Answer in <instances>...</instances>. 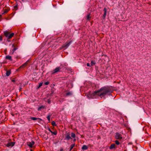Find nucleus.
<instances>
[{"instance_id": "obj_1", "label": "nucleus", "mask_w": 151, "mask_h": 151, "mask_svg": "<svg viewBox=\"0 0 151 151\" xmlns=\"http://www.w3.org/2000/svg\"><path fill=\"white\" fill-rule=\"evenodd\" d=\"M113 92L110 87L106 86L101 88L99 90L93 93H90L88 95L89 98L94 99L97 96L100 97H104L105 95H109Z\"/></svg>"}, {"instance_id": "obj_2", "label": "nucleus", "mask_w": 151, "mask_h": 151, "mask_svg": "<svg viewBox=\"0 0 151 151\" xmlns=\"http://www.w3.org/2000/svg\"><path fill=\"white\" fill-rule=\"evenodd\" d=\"M4 35L7 38V41L9 42L10 41L8 40L11 39L14 36V33H12L10 34L8 31H6L4 32Z\"/></svg>"}, {"instance_id": "obj_3", "label": "nucleus", "mask_w": 151, "mask_h": 151, "mask_svg": "<svg viewBox=\"0 0 151 151\" xmlns=\"http://www.w3.org/2000/svg\"><path fill=\"white\" fill-rule=\"evenodd\" d=\"M115 137L116 139H119L120 140H121L122 139V134L118 132H116L115 133Z\"/></svg>"}, {"instance_id": "obj_4", "label": "nucleus", "mask_w": 151, "mask_h": 151, "mask_svg": "<svg viewBox=\"0 0 151 151\" xmlns=\"http://www.w3.org/2000/svg\"><path fill=\"white\" fill-rule=\"evenodd\" d=\"M72 41H70L69 42H66L63 45L62 47L60 48V49L62 48H64L65 49L67 48L71 43Z\"/></svg>"}, {"instance_id": "obj_5", "label": "nucleus", "mask_w": 151, "mask_h": 151, "mask_svg": "<svg viewBox=\"0 0 151 151\" xmlns=\"http://www.w3.org/2000/svg\"><path fill=\"white\" fill-rule=\"evenodd\" d=\"M65 139L67 141L69 140L70 139H72L70 136V133L68 132L65 135Z\"/></svg>"}, {"instance_id": "obj_6", "label": "nucleus", "mask_w": 151, "mask_h": 151, "mask_svg": "<svg viewBox=\"0 0 151 151\" xmlns=\"http://www.w3.org/2000/svg\"><path fill=\"white\" fill-rule=\"evenodd\" d=\"M12 47H13V48L12 50V52L10 53V54L11 55H12L15 51L18 49V47L17 45H15L14 44L12 45Z\"/></svg>"}, {"instance_id": "obj_7", "label": "nucleus", "mask_w": 151, "mask_h": 151, "mask_svg": "<svg viewBox=\"0 0 151 151\" xmlns=\"http://www.w3.org/2000/svg\"><path fill=\"white\" fill-rule=\"evenodd\" d=\"M15 144V142H9L6 145V146L9 147H12Z\"/></svg>"}, {"instance_id": "obj_8", "label": "nucleus", "mask_w": 151, "mask_h": 151, "mask_svg": "<svg viewBox=\"0 0 151 151\" xmlns=\"http://www.w3.org/2000/svg\"><path fill=\"white\" fill-rule=\"evenodd\" d=\"M35 144V142L33 141H32L31 142H28L27 143V145L30 147L32 148L33 145Z\"/></svg>"}, {"instance_id": "obj_9", "label": "nucleus", "mask_w": 151, "mask_h": 151, "mask_svg": "<svg viewBox=\"0 0 151 151\" xmlns=\"http://www.w3.org/2000/svg\"><path fill=\"white\" fill-rule=\"evenodd\" d=\"M61 69V68L60 67H57L53 70L52 73L54 74L58 72H59L60 70Z\"/></svg>"}, {"instance_id": "obj_10", "label": "nucleus", "mask_w": 151, "mask_h": 151, "mask_svg": "<svg viewBox=\"0 0 151 151\" xmlns=\"http://www.w3.org/2000/svg\"><path fill=\"white\" fill-rule=\"evenodd\" d=\"M28 64V61L26 62L24 64H22L21 66H20L19 68V69L20 68H25L26 66Z\"/></svg>"}, {"instance_id": "obj_11", "label": "nucleus", "mask_w": 151, "mask_h": 151, "mask_svg": "<svg viewBox=\"0 0 151 151\" xmlns=\"http://www.w3.org/2000/svg\"><path fill=\"white\" fill-rule=\"evenodd\" d=\"M30 119L32 120H38V122H39L40 121H41L42 120L40 118H37L33 117H30Z\"/></svg>"}, {"instance_id": "obj_12", "label": "nucleus", "mask_w": 151, "mask_h": 151, "mask_svg": "<svg viewBox=\"0 0 151 151\" xmlns=\"http://www.w3.org/2000/svg\"><path fill=\"white\" fill-rule=\"evenodd\" d=\"M104 14H103V18L104 19H105L106 18V12H107V9L106 8H104Z\"/></svg>"}, {"instance_id": "obj_13", "label": "nucleus", "mask_w": 151, "mask_h": 151, "mask_svg": "<svg viewBox=\"0 0 151 151\" xmlns=\"http://www.w3.org/2000/svg\"><path fill=\"white\" fill-rule=\"evenodd\" d=\"M5 58L6 59L9 60L11 61H12V56L9 55H6L5 57Z\"/></svg>"}, {"instance_id": "obj_14", "label": "nucleus", "mask_w": 151, "mask_h": 151, "mask_svg": "<svg viewBox=\"0 0 151 151\" xmlns=\"http://www.w3.org/2000/svg\"><path fill=\"white\" fill-rule=\"evenodd\" d=\"M115 148V144H112L109 147V149L111 150Z\"/></svg>"}, {"instance_id": "obj_15", "label": "nucleus", "mask_w": 151, "mask_h": 151, "mask_svg": "<svg viewBox=\"0 0 151 151\" xmlns=\"http://www.w3.org/2000/svg\"><path fill=\"white\" fill-rule=\"evenodd\" d=\"M11 73V70H7L6 71V76H9Z\"/></svg>"}, {"instance_id": "obj_16", "label": "nucleus", "mask_w": 151, "mask_h": 151, "mask_svg": "<svg viewBox=\"0 0 151 151\" xmlns=\"http://www.w3.org/2000/svg\"><path fill=\"white\" fill-rule=\"evenodd\" d=\"M75 146V144H73L70 145V151H71L72 150V149H73V147Z\"/></svg>"}, {"instance_id": "obj_17", "label": "nucleus", "mask_w": 151, "mask_h": 151, "mask_svg": "<svg viewBox=\"0 0 151 151\" xmlns=\"http://www.w3.org/2000/svg\"><path fill=\"white\" fill-rule=\"evenodd\" d=\"M87 149L88 147L86 145H83L82 147V149L83 150H86Z\"/></svg>"}, {"instance_id": "obj_18", "label": "nucleus", "mask_w": 151, "mask_h": 151, "mask_svg": "<svg viewBox=\"0 0 151 151\" xmlns=\"http://www.w3.org/2000/svg\"><path fill=\"white\" fill-rule=\"evenodd\" d=\"M45 106H42L40 107H39L38 109V111H40L41 110V109H44L45 108Z\"/></svg>"}, {"instance_id": "obj_19", "label": "nucleus", "mask_w": 151, "mask_h": 151, "mask_svg": "<svg viewBox=\"0 0 151 151\" xmlns=\"http://www.w3.org/2000/svg\"><path fill=\"white\" fill-rule=\"evenodd\" d=\"M9 9L8 8L5 9L4 10V12L3 13H2V14H3L4 13H7L9 11Z\"/></svg>"}, {"instance_id": "obj_20", "label": "nucleus", "mask_w": 151, "mask_h": 151, "mask_svg": "<svg viewBox=\"0 0 151 151\" xmlns=\"http://www.w3.org/2000/svg\"><path fill=\"white\" fill-rule=\"evenodd\" d=\"M90 15V14H88L87 15V19L88 20H89L91 18Z\"/></svg>"}, {"instance_id": "obj_21", "label": "nucleus", "mask_w": 151, "mask_h": 151, "mask_svg": "<svg viewBox=\"0 0 151 151\" xmlns=\"http://www.w3.org/2000/svg\"><path fill=\"white\" fill-rule=\"evenodd\" d=\"M72 137L73 138H75L76 137V135L75 134L73 133H71V137Z\"/></svg>"}, {"instance_id": "obj_22", "label": "nucleus", "mask_w": 151, "mask_h": 151, "mask_svg": "<svg viewBox=\"0 0 151 151\" xmlns=\"http://www.w3.org/2000/svg\"><path fill=\"white\" fill-rule=\"evenodd\" d=\"M72 94V93L71 92H69L66 93V95L67 96L71 95Z\"/></svg>"}, {"instance_id": "obj_23", "label": "nucleus", "mask_w": 151, "mask_h": 151, "mask_svg": "<svg viewBox=\"0 0 151 151\" xmlns=\"http://www.w3.org/2000/svg\"><path fill=\"white\" fill-rule=\"evenodd\" d=\"M51 124L53 126H56L55 122L54 121H53L52 122Z\"/></svg>"}, {"instance_id": "obj_24", "label": "nucleus", "mask_w": 151, "mask_h": 151, "mask_svg": "<svg viewBox=\"0 0 151 151\" xmlns=\"http://www.w3.org/2000/svg\"><path fill=\"white\" fill-rule=\"evenodd\" d=\"M91 66H92L95 65V62L94 61H93V60H92L91 62Z\"/></svg>"}, {"instance_id": "obj_25", "label": "nucleus", "mask_w": 151, "mask_h": 151, "mask_svg": "<svg viewBox=\"0 0 151 151\" xmlns=\"http://www.w3.org/2000/svg\"><path fill=\"white\" fill-rule=\"evenodd\" d=\"M51 116V115H48L47 116V119L49 122L50 120V117Z\"/></svg>"}, {"instance_id": "obj_26", "label": "nucleus", "mask_w": 151, "mask_h": 151, "mask_svg": "<svg viewBox=\"0 0 151 151\" xmlns=\"http://www.w3.org/2000/svg\"><path fill=\"white\" fill-rule=\"evenodd\" d=\"M115 143L116 144V145H119L120 144V142H119L118 140H115Z\"/></svg>"}, {"instance_id": "obj_27", "label": "nucleus", "mask_w": 151, "mask_h": 151, "mask_svg": "<svg viewBox=\"0 0 151 151\" xmlns=\"http://www.w3.org/2000/svg\"><path fill=\"white\" fill-rule=\"evenodd\" d=\"M43 83V82H41L40 83L39 85L38 88H39L41 86H42Z\"/></svg>"}, {"instance_id": "obj_28", "label": "nucleus", "mask_w": 151, "mask_h": 151, "mask_svg": "<svg viewBox=\"0 0 151 151\" xmlns=\"http://www.w3.org/2000/svg\"><path fill=\"white\" fill-rule=\"evenodd\" d=\"M51 133L55 135H56L57 134V132L56 131H55L54 132H52V133Z\"/></svg>"}, {"instance_id": "obj_29", "label": "nucleus", "mask_w": 151, "mask_h": 151, "mask_svg": "<svg viewBox=\"0 0 151 151\" xmlns=\"http://www.w3.org/2000/svg\"><path fill=\"white\" fill-rule=\"evenodd\" d=\"M18 9V7L17 5H16L14 6V9L15 10H17Z\"/></svg>"}, {"instance_id": "obj_30", "label": "nucleus", "mask_w": 151, "mask_h": 151, "mask_svg": "<svg viewBox=\"0 0 151 151\" xmlns=\"http://www.w3.org/2000/svg\"><path fill=\"white\" fill-rule=\"evenodd\" d=\"M49 83V81H47L45 82V85H47Z\"/></svg>"}, {"instance_id": "obj_31", "label": "nucleus", "mask_w": 151, "mask_h": 151, "mask_svg": "<svg viewBox=\"0 0 151 151\" xmlns=\"http://www.w3.org/2000/svg\"><path fill=\"white\" fill-rule=\"evenodd\" d=\"M47 102L48 103L50 104V99H48L47 100Z\"/></svg>"}, {"instance_id": "obj_32", "label": "nucleus", "mask_w": 151, "mask_h": 151, "mask_svg": "<svg viewBox=\"0 0 151 151\" xmlns=\"http://www.w3.org/2000/svg\"><path fill=\"white\" fill-rule=\"evenodd\" d=\"M3 37L2 36H0V41H1L2 40Z\"/></svg>"}, {"instance_id": "obj_33", "label": "nucleus", "mask_w": 151, "mask_h": 151, "mask_svg": "<svg viewBox=\"0 0 151 151\" xmlns=\"http://www.w3.org/2000/svg\"><path fill=\"white\" fill-rule=\"evenodd\" d=\"M48 130L51 133H52V131L51 130V129H50V128H49L48 129Z\"/></svg>"}, {"instance_id": "obj_34", "label": "nucleus", "mask_w": 151, "mask_h": 151, "mask_svg": "<svg viewBox=\"0 0 151 151\" xmlns=\"http://www.w3.org/2000/svg\"><path fill=\"white\" fill-rule=\"evenodd\" d=\"M87 66H90V63H88L87 64Z\"/></svg>"}, {"instance_id": "obj_35", "label": "nucleus", "mask_w": 151, "mask_h": 151, "mask_svg": "<svg viewBox=\"0 0 151 151\" xmlns=\"http://www.w3.org/2000/svg\"><path fill=\"white\" fill-rule=\"evenodd\" d=\"M12 81L13 82H15V80H12Z\"/></svg>"}, {"instance_id": "obj_36", "label": "nucleus", "mask_w": 151, "mask_h": 151, "mask_svg": "<svg viewBox=\"0 0 151 151\" xmlns=\"http://www.w3.org/2000/svg\"><path fill=\"white\" fill-rule=\"evenodd\" d=\"M2 17V15H0V18H1Z\"/></svg>"}, {"instance_id": "obj_37", "label": "nucleus", "mask_w": 151, "mask_h": 151, "mask_svg": "<svg viewBox=\"0 0 151 151\" xmlns=\"http://www.w3.org/2000/svg\"><path fill=\"white\" fill-rule=\"evenodd\" d=\"M63 151V149H61L60 151Z\"/></svg>"}, {"instance_id": "obj_38", "label": "nucleus", "mask_w": 151, "mask_h": 151, "mask_svg": "<svg viewBox=\"0 0 151 151\" xmlns=\"http://www.w3.org/2000/svg\"><path fill=\"white\" fill-rule=\"evenodd\" d=\"M75 141H76V139H74V140H73L74 142H75Z\"/></svg>"}, {"instance_id": "obj_39", "label": "nucleus", "mask_w": 151, "mask_h": 151, "mask_svg": "<svg viewBox=\"0 0 151 151\" xmlns=\"http://www.w3.org/2000/svg\"><path fill=\"white\" fill-rule=\"evenodd\" d=\"M30 151H33L32 149H31Z\"/></svg>"}, {"instance_id": "obj_40", "label": "nucleus", "mask_w": 151, "mask_h": 151, "mask_svg": "<svg viewBox=\"0 0 151 151\" xmlns=\"http://www.w3.org/2000/svg\"><path fill=\"white\" fill-rule=\"evenodd\" d=\"M22 1H24V0H22Z\"/></svg>"}, {"instance_id": "obj_41", "label": "nucleus", "mask_w": 151, "mask_h": 151, "mask_svg": "<svg viewBox=\"0 0 151 151\" xmlns=\"http://www.w3.org/2000/svg\"><path fill=\"white\" fill-rule=\"evenodd\" d=\"M124 151H126V150H124Z\"/></svg>"}]
</instances>
